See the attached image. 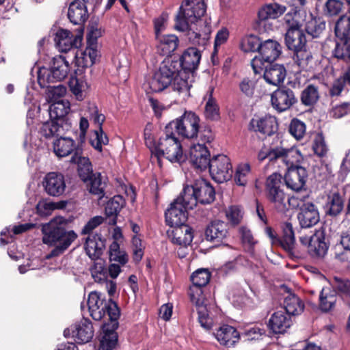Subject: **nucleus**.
<instances>
[{"mask_svg":"<svg viewBox=\"0 0 350 350\" xmlns=\"http://www.w3.org/2000/svg\"><path fill=\"white\" fill-rule=\"evenodd\" d=\"M149 87L153 92H161L170 87L181 102L186 101L191 96V84L187 75L183 74L178 61L172 57L165 58L161 63L159 70L149 81Z\"/></svg>","mask_w":350,"mask_h":350,"instance_id":"obj_1","label":"nucleus"},{"mask_svg":"<svg viewBox=\"0 0 350 350\" xmlns=\"http://www.w3.org/2000/svg\"><path fill=\"white\" fill-rule=\"evenodd\" d=\"M206 12V5L203 0L183 1L174 18V29L187 31L189 40L193 44L204 45L206 38H202L200 31L192 30L191 25L199 22Z\"/></svg>","mask_w":350,"mask_h":350,"instance_id":"obj_2","label":"nucleus"},{"mask_svg":"<svg viewBox=\"0 0 350 350\" xmlns=\"http://www.w3.org/2000/svg\"><path fill=\"white\" fill-rule=\"evenodd\" d=\"M296 17L297 14L293 16L288 14L285 16V21L288 25L284 38L285 44L289 50L293 51V59L299 70H306L312 55L307 49L306 36L301 29V25Z\"/></svg>","mask_w":350,"mask_h":350,"instance_id":"obj_3","label":"nucleus"},{"mask_svg":"<svg viewBox=\"0 0 350 350\" xmlns=\"http://www.w3.org/2000/svg\"><path fill=\"white\" fill-rule=\"evenodd\" d=\"M66 222L62 217L54 218L49 222L40 225L43 243L49 246L57 244L46 255V259L62 254L77 238V234L74 230H66Z\"/></svg>","mask_w":350,"mask_h":350,"instance_id":"obj_4","label":"nucleus"},{"mask_svg":"<svg viewBox=\"0 0 350 350\" xmlns=\"http://www.w3.org/2000/svg\"><path fill=\"white\" fill-rule=\"evenodd\" d=\"M169 126L179 135L186 139H196L206 144L214 139V133L210 126L200 124V118L191 111H185L175 120L168 123Z\"/></svg>","mask_w":350,"mask_h":350,"instance_id":"obj_5","label":"nucleus"},{"mask_svg":"<svg viewBox=\"0 0 350 350\" xmlns=\"http://www.w3.org/2000/svg\"><path fill=\"white\" fill-rule=\"evenodd\" d=\"M176 133L167 124L163 135L161 136L157 144L152 150V159H156L161 167V158L165 157L172 163H181L186 159L183 154L180 142L176 137Z\"/></svg>","mask_w":350,"mask_h":350,"instance_id":"obj_6","label":"nucleus"},{"mask_svg":"<svg viewBox=\"0 0 350 350\" xmlns=\"http://www.w3.org/2000/svg\"><path fill=\"white\" fill-rule=\"evenodd\" d=\"M264 195L277 212L284 213L288 210L290 200L284 190L283 178L280 174L274 172L266 178Z\"/></svg>","mask_w":350,"mask_h":350,"instance_id":"obj_7","label":"nucleus"},{"mask_svg":"<svg viewBox=\"0 0 350 350\" xmlns=\"http://www.w3.org/2000/svg\"><path fill=\"white\" fill-rule=\"evenodd\" d=\"M181 194L183 201L187 206L193 209L198 203L210 204L215 199V191L212 185L204 178H198L194 180L191 185H187L183 188Z\"/></svg>","mask_w":350,"mask_h":350,"instance_id":"obj_8","label":"nucleus"},{"mask_svg":"<svg viewBox=\"0 0 350 350\" xmlns=\"http://www.w3.org/2000/svg\"><path fill=\"white\" fill-rule=\"evenodd\" d=\"M282 235L271 226L265 228V233L269 238L272 247L282 248L291 259L299 258L300 253L296 250L295 232L291 223L286 221L281 225Z\"/></svg>","mask_w":350,"mask_h":350,"instance_id":"obj_9","label":"nucleus"},{"mask_svg":"<svg viewBox=\"0 0 350 350\" xmlns=\"http://www.w3.org/2000/svg\"><path fill=\"white\" fill-rule=\"evenodd\" d=\"M335 47L332 57L350 61V12L339 17L334 27Z\"/></svg>","mask_w":350,"mask_h":350,"instance_id":"obj_10","label":"nucleus"},{"mask_svg":"<svg viewBox=\"0 0 350 350\" xmlns=\"http://www.w3.org/2000/svg\"><path fill=\"white\" fill-rule=\"evenodd\" d=\"M88 306L90 316L95 321H100L106 315L108 320L120 318V309L111 298L105 299L101 293L91 292L88 295Z\"/></svg>","mask_w":350,"mask_h":350,"instance_id":"obj_11","label":"nucleus"},{"mask_svg":"<svg viewBox=\"0 0 350 350\" xmlns=\"http://www.w3.org/2000/svg\"><path fill=\"white\" fill-rule=\"evenodd\" d=\"M104 219L102 216H95L91 218L83 228L81 234H88L85 240L84 248L87 255L91 260L98 259L105 249L106 239L101 234L90 235L92 231L103 224Z\"/></svg>","mask_w":350,"mask_h":350,"instance_id":"obj_12","label":"nucleus"},{"mask_svg":"<svg viewBox=\"0 0 350 350\" xmlns=\"http://www.w3.org/2000/svg\"><path fill=\"white\" fill-rule=\"evenodd\" d=\"M69 64L66 58L62 55L53 58L50 69L45 67L39 68L37 81L42 88L49 87V83H53L64 80L69 72Z\"/></svg>","mask_w":350,"mask_h":350,"instance_id":"obj_13","label":"nucleus"},{"mask_svg":"<svg viewBox=\"0 0 350 350\" xmlns=\"http://www.w3.org/2000/svg\"><path fill=\"white\" fill-rule=\"evenodd\" d=\"M282 53V46L276 40L268 39L262 41L258 54L259 56H255L252 62L251 66L254 72L260 74L264 69L265 63H273Z\"/></svg>","mask_w":350,"mask_h":350,"instance_id":"obj_14","label":"nucleus"},{"mask_svg":"<svg viewBox=\"0 0 350 350\" xmlns=\"http://www.w3.org/2000/svg\"><path fill=\"white\" fill-rule=\"evenodd\" d=\"M211 274L208 269H200L194 271L191 277L192 285L189 289V295L192 303L202 304L206 301L203 288L208 284Z\"/></svg>","mask_w":350,"mask_h":350,"instance_id":"obj_15","label":"nucleus"},{"mask_svg":"<svg viewBox=\"0 0 350 350\" xmlns=\"http://www.w3.org/2000/svg\"><path fill=\"white\" fill-rule=\"evenodd\" d=\"M208 169L212 178L217 183L228 181L232 177V165L230 158L226 155L213 156Z\"/></svg>","mask_w":350,"mask_h":350,"instance_id":"obj_16","label":"nucleus"},{"mask_svg":"<svg viewBox=\"0 0 350 350\" xmlns=\"http://www.w3.org/2000/svg\"><path fill=\"white\" fill-rule=\"evenodd\" d=\"M83 29H77L74 35L71 31L59 29L55 33L54 41L57 48L62 53L75 51L81 46L83 40Z\"/></svg>","mask_w":350,"mask_h":350,"instance_id":"obj_17","label":"nucleus"},{"mask_svg":"<svg viewBox=\"0 0 350 350\" xmlns=\"http://www.w3.org/2000/svg\"><path fill=\"white\" fill-rule=\"evenodd\" d=\"M298 100L295 92L286 86L278 87L271 94V103L278 113L286 111L297 103Z\"/></svg>","mask_w":350,"mask_h":350,"instance_id":"obj_18","label":"nucleus"},{"mask_svg":"<svg viewBox=\"0 0 350 350\" xmlns=\"http://www.w3.org/2000/svg\"><path fill=\"white\" fill-rule=\"evenodd\" d=\"M187 210H191L183 201V196L180 195L175 199L165 212L166 224L170 227L183 224L187 220Z\"/></svg>","mask_w":350,"mask_h":350,"instance_id":"obj_19","label":"nucleus"},{"mask_svg":"<svg viewBox=\"0 0 350 350\" xmlns=\"http://www.w3.org/2000/svg\"><path fill=\"white\" fill-rule=\"evenodd\" d=\"M286 10V6L276 3L262 7L258 10L257 18L253 23V29L259 32L265 31L267 28V21L269 19L278 18L285 12Z\"/></svg>","mask_w":350,"mask_h":350,"instance_id":"obj_20","label":"nucleus"},{"mask_svg":"<svg viewBox=\"0 0 350 350\" xmlns=\"http://www.w3.org/2000/svg\"><path fill=\"white\" fill-rule=\"evenodd\" d=\"M189 162L197 172L208 170L211 164V154L205 144H198L191 146L189 150Z\"/></svg>","mask_w":350,"mask_h":350,"instance_id":"obj_21","label":"nucleus"},{"mask_svg":"<svg viewBox=\"0 0 350 350\" xmlns=\"http://www.w3.org/2000/svg\"><path fill=\"white\" fill-rule=\"evenodd\" d=\"M278 126L276 117L267 114L260 118H252L248 129L267 137L278 133Z\"/></svg>","mask_w":350,"mask_h":350,"instance_id":"obj_22","label":"nucleus"},{"mask_svg":"<svg viewBox=\"0 0 350 350\" xmlns=\"http://www.w3.org/2000/svg\"><path fill=\"white\" fill-rule=\"evenodd\" d=\"M308 177L307 170L304 167H290L282 176L287 188L298 192L305 189Z\"/></svg>","mask_w":350,"mask_h":350,"instance_id":"obj_23","label":"nucleus"},{"mask_svg":"<svg viewBox=\"0 0 350 350\" xmlns=\"http://www.w3.org/2000/svg\"><path fill=\"white\" fill-rule=\"evenodd\" d=\"M75 57V66L77 68L75 70V74L83 75L85 68L94 65L100 53L97 49H94L86 46L84 51L77 49L73 52Z\"/></svg>","mask_w":350,"mask_h":350,"instance_id":"obj_24","label":"nucleus"},{"mask_svg":"<svg viewBox=\"0 0 350 350\" xmlns=\"http://www.w3.org/2000/svg\"><path fill=\"white\" fill-rule=\"evenodd\" d=\"M42 185L46 193L53 197L62 196L66 187L64 176L57 172L47 173L44 177Z\"/></svg>","mask_w":350,"mask_h":350,"instance_id":"obj_25","label":"nucleus"},{"mask_svg":"<svg viewBox=\"0 0 350 350\" xmlns=\"http://www.w3.org/2000/svg\"><path fill=\"white\" fill-rule=\"evenodd\" d=\"M118 319L119 318L109 319L103 325V335L100 340L99 350H113L116 348L118 341L116 332L119 327Z\"/></svg>","mask_w":350,"mask_h":350,"instance_id":"obj_26","label":"nucleus"},{"mask_svg":"<svg viewBox=\"0 0 350 350\" xmlns=\"http://www.w3.org/2000/svg\"><path fill=\"white\" fill-rule=\"evenodd\" d=\"M200 59V51L196 47H189L183 52L177 59L183 74L187 75L188 79L189 75L198 69Z\"/></svg>","mask_w":350,"mask_h":350,"instance_id":"obj_27","label":"nucleus"},{"mask_svg":"<svg viewBox=\"0 0 350 350\" xmlns=\"http://www.w3.org/2000/svg\"><path fill=\"white\" fill-rule=\"evenodd\" d=\"M281 289L284 293L283 301L284 312L290 317L301 314L305 308L304 301L287 286L282 285Z\"/></svg>","mask_w":350,"mask_h":350,"instance_id":"obj_28","label":"nucleus"},{"mask_svg":"<svg viewBox=\"0 0 350 350\" xmlns=\"http://www.w3.org/2000/svg\"><path fill=\"white\" fill-rule=\"evenodd\" d=\"M83 148H77L75 154H72L70 162L77 164V171L79 177L84 183L88 182L94 176L92 164L90 159L87 157H83Z\"/></svg>","mask_w":350,"mask_h":350,"instance_id":"obj_29","label":"nucleus"},{"mask_svg":"<svg viewBox=\"0 0 350 350\" xmlns=\"http://www.w3.org/2000/svg\"><path fill=\"white\" fill-rule=\"evenodd\" d=\"M170 232L167 230V234L173 244L187 247L190 245L193 239V231L191 226L183 224L175 225Z\"/></svg>","mask_w":350,"mask_h":350,"instance_id":"obj_30","label":"nucleus"},{"mask_svg":"<svg viewBox=\"0 0 350 350\" xmlns=\"http://www.w3.org/2000/svg\"><path fill=\"white\" fill-rule=\"evenodd\" d=\"M297 219L301 228H308L315 226L320 220L317 207L312 202L304 203L299 208Z\"/></svg>","mask_w":350,"mask_h":350,"instance_id":"obj_31","label":"nucleus"},{"mask_svg":"<svg viewBox=\"0 0 350 350\" xmlns=\"http://www.w3.org/2000/svg\"><path fill=\"white\" fill-rule=\"evenodd\" d=\"M310 246L308 251L314 258H323L329 248V242L326 241V233L323 228L317 230L311 236Z\"/></svg>","mask_w":350,"mask_h":350,"instance_id":"obj_32","label":"nucleus"},{"mask_svg":"<svg viewBox=\"0 0 350 350\" xmlns=\"http://www.w3.org/2000/svg\"><path fill=\"white\" fill-rule=\"evenodd\" d=\"M206 239L211 243H222L228 235V224L221 220L212 221L205 229Z\"/></svg>","mask_w":350,"mask_h":350,"instance_id":"obj_33","label":"nucleus"},{"mask_svg":"<svg viewBox=\"0 0 350 350\" xmlns=\"http://www.w3.org/2000/svg\"><path fill=\"white\" fill-rule=\"evenodd\" d=\"M89 17L85 3L79 0H75L69 5L68 18L74 25H79L77 29H83L84 32V23Z\"/></svg>","mask_w":350,"mask_h":350,"instance_id":"obj_34","label":"nucleus"},{"mask_svg":"<svg viewBox=\"0 0 350 350\" xmlns=\"http://www.w3.org/2000/svg\"><path fill=\"white\" fill-rule=\"evenodd\" d=\"M71 127L70 122H64L62 124L59 120L50 118V120L42 124L40 133L46 139L53 137H58L59 136H63Z\"/></svg>","mask_w":350,"mask_h":350,"instance_id":"obj_35","label":"nucleus"},{"mask_svg":"<svg viewBox=\"0 0 350 350\" xmlns=\"http://www.w3.org/2000/svg\"><path fill=\"white\" fill-rule=\"evenodd\" d=\"M214 334L219 344L226 347H234L241 340V334L229 325L221 326Z\"/></svg>","mask_w":350,"mask_h":350,"instance_id":"obj_36","label":"nucleus"},{"mask_svg":"<svg viewBox=\"0 0 350 350\" xmlns=\"http://www.w3.org/2000/svg\"><path fill=\"white\" fill-rule=\"evenodd\" d=\"M263 78L265 81L275 86L280 85L283 83L286 70L283 64L269 63L267 66L264 64Z\"/></svg>","mask_w":350,"mask_h":350,"instance_id":"obj_37","label":"nucleus"},{"mask_svg":"<svg viewBox=\"0 0 350 350\" xmlns=\"http://www.w3.org/2000/svg\"><path fill=\"white\" fill-rule=\"evenodd\" d=\"M292 325L291 317L283 311L273 312L269 319L267 326L274 334H283Z\"/></svg>","mask_w":350,"mask_h":350,"instance_id":"obj_38","label":"nucleus"},{"mask_svg":"<svg viewBox=\"0 0 350 350\" xmlns=\"http://www.w3.org/2000/svg\"><path fill=\"white\" fill-rule=\"evenodd\" d=\"M157 53L162 56H169L178 47V38L174 34H166L155 38Z\"/></svg>","mask_w":350,"mask_h":350,"instance_id":"obj_39","label":"nucleus"},{"mask_svg":"<svg viewBox=\"0 0 350 350\" xmlns=\"http://www.w3.org/2000/svg\"><path fill=\"white\" fill-rule=\"evenodd\" d=\"M75 340L78 344H85L90 342L94 336L92 322L88 319H83L75 326L72 332Z\"/></svg>","mask_w":350,"mask_h":350,"instance_id":"obj_40","label":"nucleus"},{"mask_svg":"<svg viewBox=\"0 0 350 350\" xmlns=\"http://www.w3.org/2000/svg\"><path fill=\"white\" fill-rule=\"evenodd\" d=\"M53 142V151L58 157H67L72 153L75 154L77 148H82V144L79 143L76 145L75 142L70 137L59 136Z\"/></svg>","mask_w":350,"mask_h":350,"instance_id":"obj_41","label":"nucleus"},{"mask_svg":"<svg viewBox=\"0 0 350 350\" xmlns=\"http://www.w3.org/2000/svg\"><path fill=\"white\" fill-rule=\"evenodd\" d=\"M70 111V103L67 100H53L49 105V117L60 122H70L67 115Z\"/></svg>","mask_w":350,"mask_h":350,"instance_id":"obj_42","label":"nucleus"},{"mask_svg":"<svg viewBox=\"0 0 350 350\" xmlns=\"http://www.w3.org/2000/svg\"><path fill=\"white\" fill-rule=\"evenodd\" d=\"M126 204L124 198L120 195L114 196L105 206V214L109 218V225H116L117 216Z\"/></svg>","mask_w":350,"mask_h":350,"instance_id":"obj_43","label":"nucleus"},{"mask_svg":"<svg viewBox=\"0 0 350 350\" xmlns=\"http://www.w3.org/2000/svg\"><path fill=\"white\" fill-rule=\"evenodd\" d=\"M286 148L281 146H263L258 154V159L262 161L268 159L269 162H274L278 159L284 160Z\"/></svg>","mask_w":350,"mask_h":350,"instance_id":"obj_44","label":"nucleus"},{"mask_svg":"<svg viewBox=\"0 0 350 350\" xmlns=\"http://www.w3.org/2000/svg\"><path fill=\"white\" fill-rule=\"evenodd\" d=\"M104 31L97 20H91L87 27L86 46L97 49L98 39L103 36Z\"/></svg>","mask_w":350,"mask_h":350,"instance_id":"obj_45","label":"nucleus"},{"mask_svg":"<svg viewBox=\"0 0 350 350\" xmlns=\"http://www.w3.org/2000/svg\"><path fill=\"white\" fill-rule=\"evenodd\" d=\"M326 23L322 17H314L310 14V18L305 23V31L312 38H319L325 31Z\"/></svg>","mask_w":350,"mask_h":350,"instance_id":"obj_46","label":"nucleus"},{"mask_svg":"<svg viewBox=\"0 0 350 350\" xmlns=\"http://www.w3.org/2000/svg\"><path fill=\"white\" fill-rule=\"evenodd\" d=\"M75 75V77H71L69 81V87L70 91L75 95L77 98L79 100H82L83 99V92L88 88V85L83 75Z\"/></svg>","mask_w":350,"mask_h":350,"instance_id":"obj_47","label":"nucleus"},{"mask_svg":"<svg viewBox=\"0 0 350 350\" xmlns=\"http://www.w3.org/2000/svg\"><path fill=\"white\" fill-rule=\"evenodd\" d=\"M262 41L258 36L254 34L245 35L241 40L240 49L244 53H258Z\"/></svg>","mask_w":350,"mask_h":350,"instance_id":"obj_48","label":"nucleus"},{"mask_svg":"<svg viewBox=\"0 0 350 350\" xmlns=\"http://www.w3.org/2000/svg\"><path fill=\"white\" fill-rule=\"evenodd\" d=\"M319 98L318 88L310 84L307 85L301 92L300 100L302 105L306 107H312L314 105Z\"/></svg>","mask_w":350,"mask_h":350,"instance_id":"obj_49","label":"nucleus"},{"mask_svg":"<svg viewBox=\"0 0 350 350\" xmlns=\"http://www.w3.org/2000/svg\"><path fill=\"white\" fill-rule=\"evenodd\" d=\"M88 181L89 184V192L94 196H97L99 199L103 198L105 196V183L102 181L101 174L99 172L94 174Z\"/></svg>","mask_w":350,"mask_h":350,"instance_id":"obj_50","label":"nucleus"},{"mask_svg":"<svg viewBox=\"0 0 350 350\" xmlns=\"http://www.w3.org/2000/svg\"><path fill=\"white\" fill-rule=\"evenodd\" d=\"M251 172V166L249 163H239L235 170L234 180L239 186H245L247 183V178Z\"/></svg>","mask_w":350,"mask_h":350,"instance_id":"obj_51","label":"nucleus"},{"mask_svg":"<svg viewBox=\"0 0 350 350\" xmlns=\"http://www.w3.org/2000/svg\"><path fill=\"white\" fill-rule=\"evenodd\" d=\"M303 160V156L300 151L297 148H286L283 162L286 164L287 168L290 167H301V162Z\"/></svg>","mask_w":350,"mask_h":350,"instance_id":"obj_52","label":"nucleus"},{"mask_svg":"<svg viewBox=\"0 0 350 350\" xmlns=\"http://www.w3.org/2000/svg\"><path fill=\"white\" fill-rule=\"evenodd\" d=\"M204 116L206 120L211 121H217L220 119L219 107L212 94L206 103Z\"/></svg>","mask_w":350,"mask_h":350,"instance_id":"obj_53","label":"nucleus"},{"mask_svg":"<svg viewBox=\"0 0 350 350\" xmlns=\"http://www.w3.org/2000/svg\"><path fill=\"white\" fill-rule=\"evenodd\" d=\"M109 256L110 261L118 262L122 265H124L129 260L128 255L120 250V244L116 241H113L109 245Z\"/></svg>","mask_w":350,"mask_h":350,"instance_id":"obj_54","label":"nucleus"},{"mask_svg":"<svg viewBox=\"0 0 350 350\" xmlns=\"http://www.w3.org/2000/svg\"><path fill=\"white\" fill-rule=\"evenodd\" d=\"M195 304L198 314V322L200 325L204 327L206 330H210L213 325V321L211 317L208 315V312L206 308L205 301L202 304H197L196 303H193Z\"/></svg>","mask_w":350,"mask_h":350,"instance_id":"obj_55","label":"nucleus"},{"mask_svg":"<svg viewBox=\"0 0 350 350\" xmlns=\"http://www.w3.org/2000/svg\"><path fill=\"white\" fill-rule=\"evenodd\" d=\"M100 257L97 260H99ZM94 264L90 268V271L92 278L96 282L102 283L105 281L107 278V271L105 266V262L100 259V261L96 262V260H93Z\"/></svg>","mask_w":350,"mask_h":350,"instance_id":"obj_56","label":"nucleus"},{"mask_svg":"<svg viewBox=\"0 0 350 350\" xmlns=\"http://www.w3.org/2000/svg\"><path fill=\"white\" fill-rule=\"evenodd\" d=\"M343 5L341 0H326L323 7V14L327 17L336 16L341 12Z\"/></svg>","mask_w":350,"mask_h":350,"instance_id":"obj_57","label":"nucleus"},{"mask_svg":"<svg viewBox=\"0 0 350 350\" xmlns=\"http://www.w3.org/2000/svg\"><path fill=\"white\" fill-rule=\"evenodd\" d=\"M336 302V296L333 293H325L323 288L319 295V308L325 312L332 310Z\"/></svg>","mask_w":350,"mask_h":350,"instance_id":"obj_58","label":"nucleus"},{"mask_svg":"<svg viewBox=\"0 0 350 350\" xmlns=\"http://www.w3.org/2000/svg\"><path fill=\"white\" fill-rule=\"evenodd\" d=\"M306 126L304 122L297 118L291 120L288 126V131L296 139H302L306 134Z\"/></svg>","mask_w":350,"mask_h":350,"instance_id":"obj_59","label":"nucleus"},{"mask_svg":"<svg viewBox=\"0 0 350 350\" xmlns=\"http://www.w3.org/2000/svg\"><path fill=\"white\" fill-rule=\"evenodd\" d=\"M94 138L90 139L91 146L98 152L103 151V145H107L109 143V138L103 129H98L94 131Z\"/></svg>","mask_w":350,"mask_h":350,"instance_id":"obj_60","label":"nucleus"},{"mask_svg":"<svg viewBox=\"0 0 350 350\" xmlns=\"http://www.w3.org/2000/svg\"><path fill=\"white\" fill-rule=\"evenodd\" d=\"M330 206L328 213L332 216H336L341 213L344 207V200L339 193H334L331 196Z\"/></svg>","mask_w":350,"mask_h":350,"instance_id":"obj_61","label":"nucleus"},{"mask_svg":"<svg viewBox=\"0 0 350 350\" xmlns=\"http://www.w3.org/2000/svg\"><path fill=\"white\" fill-rule=\"evenodd\" d=\"M265 334V330L258 326H254L252 327L245 329L241 334V339L243 338L244 341L257 340L262 338Z\"/></svg>","mask_w":350,"mask_h":350,"instance_id":"obj_62","label":"nucleus"},{"mask_svg":"<svg viewBox=\"0 0 350 350\" xmlns=\"http://www.w3.org/2000/svg\"><path fill=\"white\" fill-rule=\"evenodd\" d=\"M334 287L343 297H350V280L339 277H334Z\"/></svg>","mask_w":350,"mask_h":350,"instance_id":"obj_63","label":"nucleus"},{"mask_svg":"<svg viewBox=\"0 0 350 350\" xmlns=\"http://www.w3.org/2000/svg\"><path fill=\"white\" fill-rule=\"evenodd\" d=\"M312 149L314 152L319 157H323L326 154L327 148L324 138L321 135L315 137L312 144Z\"/></svg>","mask_w":350,"mask_h":350,"instance_id":"obj_64","label":"nucleus"}]
</instances>
